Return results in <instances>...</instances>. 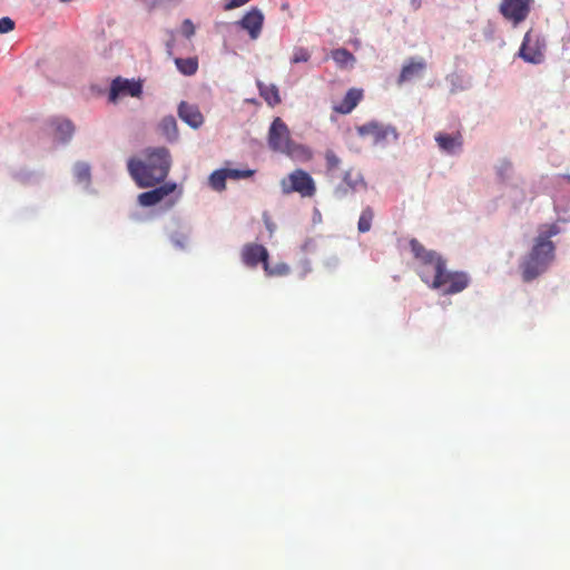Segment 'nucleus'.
<instances>
[{
  "label": "nucleus",
  "mask_w": 570,
  "mask_h": 570,
  "mask_svg": "<svg viewBox=\"0 0 570 570\" xmlns=\"http://www.w3.org/2000/svg\"><path fill=\"white\" fill-rule=\"evenodd\" d=\"M532 3L533 0H502L499 11L504 19L517 26L528 18Z\"/></svg>",
  "instance_id": "nucleus-7"
},
{
  "label": "nucleus",
  "mask_w": 570,
  "mask_h": 570,
  "mask_svg": "<svg viewBox=\"0 0 570 570\" xmlns=\"http://www.w3.org/2000/svg\"><path fill=\"white\" fill-rule=\"evenodd\" d=\"M227 178H229L227 169L215 170L209 176V185L213 189H215L217 191H222L226 188V179Z\"/></svg>",
  "instance_id": "nucleus-22"
},
{
  "label": "nucleus",
  "mask_w": 570,
  "mask_h": 570,
  "mask_svg": "<svg viewBox=\"0 0 570 570\" xmlns=\"http://www.w3.org/2000/svg\"><path fill=\"white\" fill-rule=\"evenodd\" d=\"M288 9H289V4L287 2L282 4V10H288Z\"/></svg>",
  "instance_id": "nucleus-35"
},
{
  "label": "nucleus",
  "mask_w": 570,
  "mask_h": 570,
  "mask_svg": "<svg viewBox=\"0 0 570 570\" xmlns=\"http://www.w3.org/2000/svg\"><path fill=\"white\" fill-rule=\"evenodd\" d=\"M311 58V53L305 48H296L291 59L292 63L306 62Z\"/></svg>",
  "instance_id": "nucleus-27"
},
{
  "label": "nucleus",
  "mask_w": 570,
  "mask_h": 570,
  "mask_svg": "<svg viewBox=\"0 0 570 570\" xmlns=\"http://www.w3.org/2000/svg\"><path fill=\"white\" fill-rule=\"evenodd\" d=\"M267 276H285L289 273V266L286 263H277L275 266H269L268 262L264 266Z\"/></svg>",
  "instance_id": "nucleus-26"
},
{
  "label": "nucleus",
  "mask_w": 570,
  "mask_h": 570,
  "mask_svg": "<svg viewBox=\"0 0 570 570\" xmlns=\"http://www.w3.org/2000/svg\"><path fill=\"white\" fill-rule=\"evenodd\" d=\"M175 65L180 73L184 76H193L198 70V59L197 57L189 58H176Z\"/></svg>",
  "instance_id": "nucleus-21"
},
{
  "label": "nucleus",
  "mask_w": 570,
  "mask_h": 570,
  "mask_svg": "<svg viewBox=\"0 0 570 570\" xmlns=\"http://www.w3.org/2000/svg\"><path fill=\"white\" fill-rule=\"evenodd\" d=\"M242 262L250 268L256 267L259 263L263 267L268 261L269 254L265 246L256 243H247L240 252Z\"/></svg>",
  "instance_id": "nucleus-11"
},
{
  "label": "nucleus",
  "mask_w": 570,
  "mask_h": 570,
  "mask_svg": "<svg viewBox=\"0 0 570 570\" xmlns=\"http://www.w3.org/2000/svg\"><path fill=\"white\" fill-rule=\"evenodd\" d=\"M268 145L274 151H279L286 155H292L294 151V144L291 140L289 129L279 117H276L269 127Z\"/></svg>",
  "instance_id": "nucleus-6"
},
{
  "label": "nucleus",
  "mask_w": 570,
  "mask_h": 570,
  "mask_svg": "<svg viewBox=\"0 0 570 570\" xmlns=\"http://www.w3.org/2000/svg\"><path fill=\"white\" fill-rule=\"evenodd\" d=\"M257 87L259 95L264 98L268 106L274 107L281 104L279 91L275 85H266L258 80Z\"/></svg>",
  "instance_id": "nucleus-20"
},
{
  "label": "nucleus",
  "mask_w": 570,
  "mask_h": 570,
  "mask_svg": "<svg viewBox=\"0 0 570 570\" xmlns=\"http://www.w3.org/2000/svg\"><path fill=\"white\" fill-rule=\"evenodd\" d=\"M14 29V21L9 17L0 19V33H8Z\"/></svg>",
  "instance_id": "nucleus-32"
},
{
  "label": "nucleus",
  "mask_w": 570,
  "mask_h": 570,
  "mask_svg": "<svg viewBox=\"0 0 570 570\" xmlns=\"http://www.w3.org/2000/svg\"><path fill=\"white\" fill-rule=\"evenodd\" d=\"M181 33L186 38H191L195 35V26L190 19H185L181 23Z\"/></svg>",
  "instance_id": "nucleus-31"
},
{
  "label": "nucleus",
  "mask_w": 570,
  "mask_h": 570,
  "mask_svg": "<svg viewBox=\"0 0 570 570\" xmlns=\"http://www.w3.org/2000/svg\"><path fill=\"white\" fill-rule=\"evenodd\" d=\"M281 188L284 195L298 193L302 197H313L316 193L314 179L303 169H295L287 177L283 178L281 180Z\"/></svg>",
  "instance_id": "nucleus-4"
},
{
  "label": "nucleus",
  "mask_w": 570,
  "mask_h": 570,
  "mask_svg": "<svg viewBox=\"0 0 570 570\" xmlns=\"http://www.w3.org/2000/svg\"><path fill=\"white\" fill-rule=\"evenodd\" d=\"M332 58L340 67H346L355 61L354 56L344 48L333 50Z\"/></svg>",
  "instance_id": "nucleus-23"
},
{
  "label": "nucleus",
  "mask_w": 570,
  "mask_h": 570,
  "mask_svg": "<svg viewBox=\"0 0 570 570\" xmlns=\"http://www.w3.org/2000/svg\"><path fill=\"white\" fill-rule=\"evenodd\" d=\"M554 258V244L535 238L534 245L521 265L522 277L530 282L543 273Z\"/></svg>",
  "instance_id": "nucleus-3"
},
{
  "label": "nucleus",
  "mask_w": 570,
  "mask_h": 570,
  "mask_svg": "<svg viewBox=\"0 0 570 570\" xmlns=\"http://www.w3.org/2000/svg\"><path fill=\"white\" fill-rule=\"evenodd\" d=\"M73 174L79 183L88 184L90 180V166L86 163H77L73 168Z\"/></svg>",
  "instance_id": "nucleus-25"
},
{
  "label": "nucleus",
  "mask_w": 570,
  "mask_h": 570,
  "mask_svg": "<svg viewBox=\"0 0 570 570\" xmlns=\"http://www.w3.org/2000/svg\"><path fill=\"white\" fill-rule=\"evenodd\" d=\"M511 168L512 166L509 161H503L498 169V174L504 179L511 171Z\"/></svg>",
  "instance_id": "nucleus-34"
},
{
  "label": "nucleus",
  "mask_w": 570,
  "mask_h": 570,
  "mask_svg": "<svg viewBox=\"0 0 570 570\" xmlns=\"http://www.w3.org/2000/svg\"><path fill=\"white\" fill-rule=\"evenodd\" d=\"M228 177L233 179H242L252 177L255 173L253 169L239 170V169H227Z\"/></svg>",
  "instance_id": "nucleus-29"
},
{
  "label": "nucleus",
  "mask_w": 570,
  "mask_h": 570,
  "mask_svg": "<svg viewBox=\"0 0 570 570\" xmlns=\"http://www.w3.org/2000/svg\"><path fill=\"white\" fill-rule=\"evenodd\" d=\"M177 185L175 183L164 184L149 191L141 193L138 202L141 206L149 207L160 203L166 196L175 191Z\"/></svg>",
  "instance_id": "nucleus-13"
},
{
  "label": "nucleus",
  "mask_w": 570,
  "mask_h": 570,
  "mask_svg": "<svg viewBox=\"0 0 570 570\" xmlns=\"http://www.w3.org/2000/svg\"><path fill=\"white\" fill-rule=\"evenodd\" d=\"M48 125L52 129L55 138L61 142L69 141L75 132L72 121L66 118H52Z\"/></svg>",
  "instance_id": "nucleus-14"
},
{
  "label": "nucleus",
  "mask_w": 570,
  "mask_h": 570,
  "mask_svg": "<svg viewBox=\"0 0 570 570\" xmlns=\"http://www.w3.org/2000/svg\"><path fill=\"white\" fill-rule=\"evenodd\" d=\"M411 252L419 262L417 274L423 283L431 287L436 277L446 267V261L435 250L426 249L417 239L410 240Z\"/></svg>",
  "instance_id": "nucleus-2"
},
{
  "label": "nucleus",
  "mask_w": 570,
  "mask_h": 570,
  "mask_svg": "<svg viewBox=\"0 0 570 570\" xmlns=\"http://www.w3.org/2000/svg\"><path fill=\"white\" fill-rule=\"evenodd\" d=\"M157 131L167 141L174 142L178 138V126L177 120L174 116L164 117L159 124L157 125Z\"/></svg>",
  "instance_id": "nucleus-19"
},
{
  "label": "nucleus",
  "mask_w": 570,
  "mask_h": 570,
  "mask_svg": "<svg viewBox=\"0 0 570 570\" xmlns=\"http://www.w3.org/2000/svg\"><path fill=\"white\" fill-rule=\"evenodd\" d=\"M145 160H128V171L141 188L153 187L168 176L171 157L166 147H150L144 150Z\"/></svg>",
  "instance_id": "nucleus-1"
},
{
  "label": "nucleus",
  "mask_w": 570,
  "mask_h": 570,
  "mask_svg": "<svg viewBox=\"0 0 570 570\" xmlns=\"http://www.w3.org/2000/svg\"><path fill=\"white\" fill-rule=\"evenodd\" d=\"M264 20L263 12L254 7L244 14L237 24L248 32L250 39L256 40L262 33Z\"/></svg>",
  "instance_id": "nucleus-12"
},
{
  "label": "nucleus",
  "mask_w": 570,
  "mask_h": 570,
  "mask_svg": "<svg viewBox=\"0 0 570 570\" xmlns=\"http://www.w3.org/2000/svg\"><path fill=\"white\" fill-rule=\"evenodd\" d=\"M546 230H541L538 238L544 240V242H551L550 238L552 236H556L560 233L559 227L556 224H551L549 226H546Z\"/></svg>",
  "instance_id": "nucleus-28"
},
{
  "label": "nucleus",
  "mask_w": 570,
  "mask_h": 570,
  "mask_svg": "<svg viewBox=\"0 0 570 570\" xmlns=\"http://www.w3.org/2000/svg\"><path fill=\"white\" fill-rule=\"evenodd\" d=\"M360 136H372L375 144L383 142L392 138L397 140L399 134L394 127L383 126L379 122L371 121L357 127Z\"/></svg>",
  "instance_id": "nucleus-10"
},
{
  "label": "nucleus",
  "mask_w": 570,
  "mask_h": 570,
  "mask_svg": "<svg viewBox=\"0 0 570 570\" xmlns=\"http://www.w3.org/2000/svg\"><path fill=\"white\" fill-rule=\"evenodd\" d=\"M250 0H225L224 10L225 11H229V10L239 8V7L246 4Z\"/></svg>",
  "instance_id": "nucleus-33"
},
{
  "label": "nucleus",
  "mask_w": 570,
  "mask_h": 570,
  "mask_svg": "<svg viewBox=\"0 0 570 570\" xmlns=\"http://www.w3.org/2000/svg\"><path fill=\"white\" fill-rule=\"evenodd\" d=\"M142 94V85L140 81L124 79L117 77L112 80L109 91V101L117 102L119 97L130 96L140 97Z\"/></svg>",
  "instance_id": "nucleus-9"
},
{
  "label": "nucleus",
  "mask_w": 570,
  "mask_h": 570,
  "mask_svg": "<svg viewBox=\"0 0 570 570\" xmlns=\"http://www.w3.org/2000/svg\"><path fill=\"white\" fill-rule=\"evenodd\" d=\"M470 283V278L464 272H452L446 267L438 276L434 284L431 286L433 289H440L444 295H453L464 291Z\"/></svg>",
  "instance_id": "nucleus-5"
},
{
  "label": "nucleus",
  "mask_w": 570,
  "mask_h": 570,
  "mask_svg": "<svg viewBox=\"0 0 570 570\" xmlns=\"http://www.w3.org/2000/svg\"><path fill=\"white\" fill-rule=\"evenodd\" d=\"M566 178H567L568 180H570V176H569V175H568V176H566Z\"/></svg>",
  "instance_id": "nucleus-36"
},
{
  "label": "nucleus",
  "mask_w": 570,
  "mask_h": 570,
  "mask_svg": "<svg viewBox=\"0 0 570 570\" xmlns=\"http://www.w3.org/2000/svg\"><path fill=\"white\" fill-rule=\"evenodd\" d=\"M363 90L357 88H351L343 100L334 107V110L338 114L346 115L350 114L362 100Z\"/></svg>",
  "instance_id": "nucleus-17"
},
{
  "label": "nucleus",
  "mask_w": 570,
  "mask_h": 570,
  "mask_svg": "<svg viewBox=\"0 0 570 570\" xmlns=\"http://www.w3.org/2000/svg\"><path fill=\"white\" fill-rule=\"evenodd\" d=\"M435 141L440 149L446 154H455L463 145V138L460 131H456L455 134L438 132L435 135Z\"/></svg>",
  "instance_id": "nucleus-15"
},
{
  "label": "nucleus",
  "mask_w": 570,
  "mask_h": 570,
  "mask_svg": "<svg viewBox=\"0 0 570 570\" xmlns=\"http://www.w3.org/2000/svg\"><path fill=\"white\" fill-rule=\"evenodd\" d=\"M544 48L546 46L539 36L528 31L523 38L519 55L524 61L538 65L544 59Z\"/></svg>",
  "instance_id": "nucleus-8"
},
{
  "label": "nucleus",
  "mask_w": 570,
  "mask_h": 570,
  "mask_svg": "<svg viewBox=\"0 0 570 570\" xmlns=\"http://www.w3.org/2000/svg\"><path fill=\"white\" fill-rule=\"evenodd\" d=\"M178 115L183 121H185L193 128H198L204 122V117L199 108L186 101L180 102L178 107Z\"/></svg>",
  "instance_id": "nucleus-16"
},
{
  "label": "nucleus",
  "mask_w": 570,
  "mask_h": 570,
  "mask_svg": "<svg viewBox=\"0 0 570 570\" xmlns=\"http://www.w3.org/2000/svg\"><path fill=\"white\" fill-rule=\"evenodd\" d=\"M374 218V212L371 207H366L362 210L357 223V229L360 233H366L372 227V220Z\"/></svg>",
  "instance_id": "nucleus-24"
},
{
  "label": "nucleus",
  "mask_w": 570,
  "mask_h": 570,
  "mask_svg": "<svg viewBox=\"0 0 570 570\" xmlns=\"http://www.w3.org/2000/svg\"><path fill=\"white\" fill-rule=\"evenodd\" d=\"M425 68L426 63L423 59H411L403 66L397 82L403 83L405 81L412 80L414 77L422 75Z\"/></svg>",
  "instance_id": "nucleus-18"
},
{
  "label": "nucleus",
  "mask_w": 570,
  "mask_h": 570,
  "mask_svg": "<svg viewBox=\"0 0 570 570\" xmlns=\"http://www.w3.org/2000/svg\"><path fill=\"white\" fill-rule=\"evenodd\" d=\"M325 160H326V166H327L328 169H335L341 164V159L332 150H327L326 151Z\"/></svg>",
  "instance_id": "nucleus-30"
}]
</instances>
